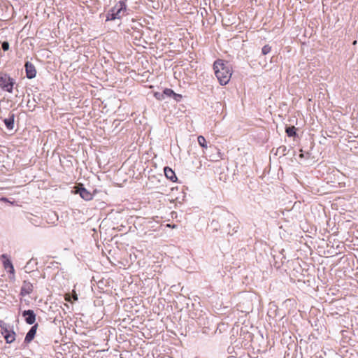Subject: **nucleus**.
Returning a JSON list of instances; mask_svg holds the SVG:
<instances>
[{"label": "nucleus", "mask_w": 358, "mask_h": 358, "mask_svg": "<svg viewBox=\"0 0 358 358\" xmlns=\"http://www.w3.org/2000/svg\"><path fill=\"white\" fill-rule=\"evenodd\" d=\"M215 74L221 85H227L230 80L232 71L231 66L228 62L218 59L213 63Z\"/></svg>", "instance_id": "obj_1"}, {"label": "nucleus", "mask_w": 358, "mask_h": 358, "mask_svg": "<svg viewBox=\"0 0 358 358\" xmlns=\"http://www.w3.org/2000/svg\"><path fill=\"white\" fill-rule=\"evenodd\" d=\"M224 213H230L227 209L222 207H215L212 213L213 220L209 224V227L213 231H220L221 233H224L226 230V225L228 220H222V215Z\"/></svg>", "instance_id": "obj_2"}, {"label": "nucleus", "mask_w": 358, "mask_h": 358, "mask_svg": "<svg viewBox=\"0 0 358 358\" xmlns=\"http://www.w3.org/2000/svg\"><path fill=\"white\" fill-rule=\"evenodd\" d=\"M132 10L128 8L127 0H119L113 6V21L121 20L124 17L131 15Z\"/></svg>", "instance_id": "obj_3"}, {"label": "nucleus", "mask_w": 358, "mask_h": 358, "mask_svg": "<svg viewBox=\"0 0 358 358\" xmlns=\"http://www.w3.org/2000/svg\"><path fill=\"white\" fill-rule=\"evenodd\" d=\"M224 215H223L222 217V221H224V220H228L224 233L233 235L238 231L240 227V222L233 213H224Z\"/></svg>", "instance_id": "obj_4"}, {"label": "nucleus", "mask_w": 358, "mask_h": 358, "mask_svg": "<svg viewBox=\"0 0 358 358\" xmlns=\"http://www.w3.org/2000/svg\"><path fill=\"white\" fill-rule=\"evenodd\" d=\"M15 81L7 73H0V88L9 93H12Z\"/></svg>", "instance_id": "obj_5"}, {"label": "nucleus", "mask_w": 358, "mask_h": 358, "mask_svg": "<svg viewBox=\"0 0 358 358\" xmlns=\"http://www.w3.org/2000/svg\"><path fill=\"white\" fill-rule=\"evenodd\" d=\"M1 331L7 343H12L15 340V333L13 330L8 329L6 325H0Z\"/></svg>", "instance_id": "obj_6"}, {"label": "nucleus", "mask_w": 358, "mask_h": 358, "mask_svg": "<svg viewBox=\"0 0 358 358\" xmlns=\"http://www.w3.org/2000/svg\"><path fill=\"white\" fill-rule=\"evenodd\" d=\"M76 192L85 201H90L93 198V194L85 189L82 184H78L76 187Z\"/></svg>", "instance_id": "obj_7"}, {"label": "nucleus", "mask_w": 358, "mask_h": 358, "mask_svg": "<svg viewBox=\"0 0 358 358\" xmlns=\"http://www.w3.org/2000/svg\"><path fill=\"white\" fill-rule=\"evenodd\" d=\"M1 261L3 264V268L10 274L14 275L15 269L12 262H10L8 256L6 254H3L1 257Z\"/></svg>", "instance_id": "obj_8"}, {"label": "nucleus", "mask_w": 358, "mask_h": 358, "mask_svg": "<svg viewBox=\"0 0 358 358\" xmlns=\"http://www.w3.org/2000/svg\"><path fill=\"white\" fill-rule=\"evenodd\" d=\"M26 76L29 79L34 78L36 76V70L34 65L29 61L24 64Z\"/></svg>", "instance_id": "obj_9"}, {"label": "nucleus", "mask_w": 358, "mask_h": 358, "mask_svg": "<svg viewBox=\"0 0 358 358\" xmlns=\"http://www.w3.org/2000/svg\"><path fill=\"white\" fill-rule=\"evenodd\" d=\"M26 322L29 324H33L36 321V315L32 310H24L22 313Z\"/></svg>", "instance_id": "obj_10"}, {"label": "nucleus", "mask_w": 358, "mask_h": 358, "mask_svg": "<svg viewBox=\"0 0 358 358\" xmlns=\"http://www.w3.org/2000/svg\"><path fill=\"white\" fill-rule=\"evenodd\" d=\"M32 291L33 285L30 282L24 280L21 287L20 295L24 296L31 294Z\"/></svg>", "instance_id": "obj_11"}, {"label": "nucleus", "mask_w": 358, "mask_h": 358, "mask_svg": "<svg viewBox=\"0 0 358 358\" xmlns=\"http://www.w3.org/2000/svg\"><path fill=\"white\" fill-rule=\"evenodd\" d=\"M37 328H38V324H36L31 327V328L30 329V330L28 331V333L27 334V335L25 336V338H24L25 343H29L34 339V338L36 334Z\"/></svg>", "instance_id": "obj_12"}, {"label": "nucleus", "mask_w": 358, "mask_h": 358, "mask_svg": "<svg viewBox=\"0 0 358 358\" xmlns=\"http://www.w3.org/2000/svg\"><path fill=\"white\" fill-rule=\"evenodd\" d=\"M164 172L167 179L170 180L172 182H176L177 180L176 173L169 166L164 167Z\"/></svg>", "instance_id": "obj_13"}, {"label": "nucleus", "mask_w": 358, "mask_h": 358, "mask_svg": "<svg viewBox=\"0 0 358 358\" xmlns=\"http://www.w3.org/2000/svg\"><path fill=\"white\" fill-rule=\"evenodd\" d=\"M14 121H15V114L10 113L8 117L5 118L3 120V122L6 127V128L9 130H11L14 127Z\"/></svg>", "instance_id": "obj_14"}, {"label": "nucleus", "mask_w": 358, "mask_h": 358, "mask_svg": "<svg viewBox=\"0 0 358 358\" xmlns=\"http://www.w3.org/2000/svg\"><path fill=\"white\" fill-rule=\"evenodd\" d=\"M285 132L289 137H296L297 136L296 128L294 126H287L285 127Z\"/></svg>", "instance_id": "obj_15"}, {"label": "nucleus", "mask_w": 358, "mask_h": 358, "mask_svg": "<svg viewBox=\"0 0 358 358\" xmlns=\"http://www.w3.org/2000/svg\"><path fill=\"white\" fill-rule=\"evenodd\" d=\"M131 227H127L123 225L122 224L120 225V228L119 227H113V230L118 229L119 231H121V236L122 234H127L129 231H130Z\"/></svg>", "instance_id": "obj_16"}, {"label": "nucleus", "mask_w": 358, "mask_h": 358, "mask_svg": "<svg viewBox=\"0 0 358 358\" xmlns=\"http://www.w3.org/2000/svg\"><path fill=\"white\" fill-rule=\"evenodd\" d=\"M197 141L201 148H206V149L208 148L207 141H206V138H204V136H199L197 138Z\"/></svg>", "instance_id": "obj_17"}, {"label": "nucleus", "mask_w": 358, "mask_h": 358, "mask_svg": "<svg viewBox=\"0 0 358 358\" xmlns=\"http://www.w3.org/2000/svg\"><path fill=\"white\" fill-rule=\"evenodd\" d=\"M163 92H164V99L166 97H172L173 94V92H174V91L172 89H170V88H165L163 90Z\"/></svg>", "instance_id": "obj_18"}, {"label": "nucleus", "mask_w": 358, "mask_h": 358, "mask_svg": "<svg viewBox=\"0 0 358 358\" xmlns=\"http://www.w3.org/2000/svg\"><path fill=\"white\" fill-rule=\"evenodd\" d=\"M277 152H279L282 155L285 156L287 154V149L285 145H281L277 149Z\"/></svg>", "instance_id": "obj_19"}, {"label": "nucleus", "mask_w": 358, "mask_h": 358, "mask_svg": "<svg viewBox=\"0 0 358 358\" xmlns=\"http://www.w3.org/2000/svg\"><path fill=\"white\" fill-rule=\"evenodd\" d=\"M271 50V47L266 44L265 45L263 46L262 49V55H266L267 54H268Z\"/></svg>", "instance_id": "obj_20"}, {"label": "nucleus", "mask_w": 358, "mask_h": 358, "mask_svg": "<svg viewBox=\"0 0 358 358\" xmlns=\"http://www.w3.org/2000/svg\"><path fill=\"white\" fill-rule=\"evenodd\" d=\"M154 96L158 101H162L164 99V92H155L154 93Z\"/></svg>", "instance_id": "obj_21"}, {"label": "nucleus", "mask_w": 358, "mask_h": 358, "mask_svg": "<svg viewBox=\"0 0 358 358\" xmlns=\"http://www.w3.org/2000/svg\"><path fill=\"white\" fill-rule=\"evenodd\" d=\"M172 98L177 102H180L182 98V95L180 94H177L175 92H173Z\"/></svg>", "instance_id": "obj_22"}, {"label": "nucleus", "mask_w": 358, "mask_h": 358, "mask_svg": "<svg viewBox=\"0 0 358 358\" xmlns=\"http://www.w3.org/2000/svg\"><path fill=\"white\" fill-rule=\"evenodd\" d=\"M300 152H301V153L299 155L300 158L308 159L310 157V153L308 152H303L302 149L300 150Z\"/></svg>", "instance_id": "obj_23"}, {"label": "nucleus", "mask_w": 358, "mask_h": 358, "mask_svg": "<svg viewBox=\"0 0 358 358\" xmlns=\"http://www.w3.org/2000/svg\"><path fill=\"white\" fill-rule=\"evenodd\" d=\"M9 43L8 41H3L1 43V48L3 51H8L9 50Z\"/></svg>", "instance_id": "obj_24"}, {"label": "nucleus", "mask_w": 358, "mask_h": 358, "mask_svg": "<svg viewBox=\"0 0 358 358\" xmlns=\"http://www.w3.org/2000/svg\"><path fill=\"white\" fill-rule=\"evenodd\" d=\"M64 299L66 301L71 302L70 294H66L64 296Z\"/></svg>", "instance_id": "obj_25"}, {"label": "nucleus", "mask_w": 358, "mask_h": 358, "mask_svg": "<svg viewBox=\"0 0 358 358\" xmlns=\"http://www.w3.org/2000/svg\"><path fill=\"white\" fill-rule=\"evenodd\" d=\"M110 11H112V10H108V12H107V15H106V20H112V17H110V15L112 16V14H110Z\"/></svg>", "instance_id": "obj_26"}, {"label": "nucleus", "mask_w": 358, "mask_h": 358, "mask_svg": "<svg viewBox=\"0 0 358 358\" xmlns=\"http://www.w3.org/2000/svg\"><path fill=\"white\" fill-rule=\"evenodd\" d=\"M73 299L74 301H77L78 300V295L76 294V292L73 290Z\"/></svg>", "instance_id": "obj_27"}, {"label": "nucleus", "mask_w": 358, "mask_h": 358, "mask_svg": "<svg viewBox=\"0 0 358 358\" xmlns=\"http://www.w3.org/2000/svg\"><path fill=\"white\" fill-rule=\"evenodd\" d=\"M218 156L217 157H215L213 160H215V161H217L219 160V159H221V156H220V152L218 150Z\"/></svg>", "instance_id": "obj_28"}, {"label": "nucleus", "mask_w": 358, "mask_h": 358, "mask_svg": "<svg viewBox=\"0 0 358 358\" xmlns=\"http://www.w3.org/2000/svg\"><path fill=\"white\" fill-rule=\"evenodd\" d=\"M210 149H213V150H217V148H216L215 147H214V146H211V145L210 146Z\"/></svg>", "instance_id": "obj_29"}, {"label": "nucleus", "mask_w": 358, "mask_h": 358, "mask_svg": "<svg viewBox=\"0 0 358 358\" xmlns=\"http://www.w3.org/2000/svg\"><path fill=\"white\" fill-rule=\"evenodd\" d=\"M117 236H118V235H117V234H116V235H113V239L116 238Z\"/></svg>", "instance_id": "obj_30"}, {"label": "nucleus", "mask_w": 358, "mask_h": 358, "mask_svg": "<svg viewBox=\"0 0 358 358\" xmlns=\"http://www.w3.org/2000/svg\"><path fill=\"white\" fill-rule=\"evenodd\" d=\"M120 243L117 240L115 241V244L118 245Z\"/></svg>", "instance_id": "obj_31"}, {"label": "nucleus", "mask_w": 358, "mask_h": 358, "mask_svg": "<svg viewBox=\"0 0 358 358\" xmlns=\"http://www.w3.org/2000/svg\"><path fill=\"white\" fill-rule=\"evenodd\" d=\"M195 358H199V357H195Z\"/></svg>", "instance_id": "obj_32"}]
</instances>
